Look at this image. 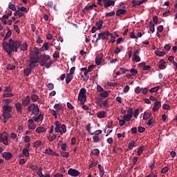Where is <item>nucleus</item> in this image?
Wrapping results in <instances>:
<instances>
[{"label": "nucleus", "instance_id": "de8ad7c7", "mask_svg": "<svg viewBox=\"0 0 177 177\" xmlns=\"http://www.w3.org/2000/svg\"><path fill=\"white\" fill-rule=\"evenodd\" d=\"M86 131H87L90 135H93V133L91 132V123L86 124Z\"/></svg>", "mask_w": 177, "mask_h": 177}, {"label": "nucleus", "instance_id": "9d476101", "mask_svg": "<svg viewBox=\"0 0 177 177\" xmlns=\"http://www.w3.org/2000/svg\"><path fill=\"white\" fill-rule=\"evenodd\" d=\"M30 102L31 98L30 97V95H27L26 97H24V99H22L21 104L24 107H27V106L29 105Z\"/></svg>", "mask_w": 177, "mask_h": 177}, {"label": "nucleus", "instance_id": "72a5a7b5", "mask_svg": "<svg viewBox=\"0 0 177 177\" xmlns=\"http://www.w3.org/2000/svg\"><path fill=\"white\" fill-rule=\"evenodd\" d=\"M22 153H23V156H24L25 157H30V152L27 149L24 148L22 150Z\"/></svg>", "mask_w": 177, "mask_h": 177}, {"label": "nucleus", "instance_id": "c03bdc74", "mask_svg": "<svg viewBox=\"0 0 177 177\" xmlns=\"http://www.w3.org/2000/svg\"><path fill=\"white\" fill-rule=\"evenodd\" d=\"M92 154H94V156H99L100 154V151L97 149H94L91 151Z\"/></svg>", "mask_w": 177, "mask_h": 177}, {"label": "nucleus", "instance_id": "774afa93", "mask_svg": "<svg viewBox=\"0 0 177 177\" xmlns=\"http://www.w3.org/2000/svg\"><path fill=\"white\" fill-rule=\"evenodd\" d=\"M74 73H75V67L73 66L71 69H70V73L68 74H70L71 75H73L74 74Z\"/></svg>", "mask_w": 177, "mask_h": 177}, {"label": "nucleus", "instance_id": "5701e85b", "mask_svg": "<svg viewBox=\"0 0 177 177\" xmlns=\"http://www.w3.org/2000/svg\"><path fill=\"white\" fill-rule=\"evenodd\" d=\"M73 78H74V76L68 73L66 77V83L70 84L73 81Z\"/></svg>", "mask_w": 177, "mask_h": 177}, {"label": "nucleus", "instance_id": "a878e982", "mask_svg": "<svg viewBox=\"0 0 177 177\" xmlns=\"http://www.w3.org/2000/svg\"><path fill=\"white\" fill-rule=\"evenodd\" d=\"M97 118H104L106 117V111H102L97 113Z\"/></svg>", "mask_w": 177, "mask_h": 177}, {"label": "nucleus", "instance_id": "0eeeda50", "mask_svg": "<svg viewBox=\"0 0 177 177\" xmlns=\"http://www.w3.org/2000/svg\"><path fill=\"white\" fill-rule=\"evenodd\" d=\"M50 59V56L46 54L40 55V59H39L40 66H41V67H44V66L46 64V63L48 62V60H49Z\"/></svg>", "mask_w": 177, "mask_h": 177}, {"label": "nucleus", "instance_id": "f704fd0d", "mask_svg": "<svg viewBox=\"0 0 177 177\" xmlns=\"http://www.w3.org/2000/svg\"><path fill=\"white\" fill-rule=\"evenodd\" d=\"M144 150H145V146H141V147L138 149V151H137L138 156H142V154L143 153Z\"/></svg>", "mask_w": 177, "mask_h": 177}, {"label": "nucleus", "instance_id": "ea45409f", "mask_svg": "<svg viewBox=\"0 0 177 177\" xmlns=\"http://www.w3.org/2000/svg\"><path fill=\"white\" fill-rule=\"evenodd\" d=\"M41 50L44 52V50H49V47L48 46V43H44L41 48Z\"/></svg>", "mask_w": 177, "mask_h": 177}, {"label": "nucleus", "instance_id": "c756f323", "mask_svg": "<svg viewBox=\"0 0 177 177\" xmlns=\"http://www.w3.org/2000/svg\"><path fill=\"white\" fill-rule=\"evenodd\" d=\"M150 117H151V113L145 112L142 118H143V120H149V118H150Z\"/></svg>", "mask_w": 177, "mask_h": 177}, {"label": "nucleus", "instance_id": "7c9ffc66", "mask_svg": "<svg viewBox=\"0 0 177 177\" xmlns=\"http://www.w3.org/2000/svg\"><path fill=\"white\" fill-rule=\"evenodd\" d=\"M8 31L6 34L3 41H6V39H9V38H10V37H12V31L10 30H9V28H8Z\"/></svg>", "mask_w": 177, "mask_h": 177}, {"label": "nucleus", "instance_id": "4c0bfd02", "mask_svg": "<svg viewBox=\"0 0 177 177\" xmlns=\"http://www.w3.org/2000/svg\"><path fill=\"white\" fill-rule=\"evenodd\" d=\"M60 154L62 157H65L66 158H68V157H70V153L66 152L64 151H61Z\"/></svg>", "mask_w": 177, "mask_h": 177}, {"label": "nucleus", "instance_id": "aec40b11", "mask_svg": "<svg viewBox=\"0 0 177 177\" xmlns=\"http://www.w3.org/2000/svg\"><path fill=\"white\" fill-rule=\"evenodd\" d=\"M30 100L35 103V102H38L39 100V96L37 95V94H32L30 96Z\"/></svg>", "mask_w": 177, "mask_h": 177}, {"label": "nucleus", "instance_id": "f8f14e48", "mask_svg": "<svg viewBox=\"0 0 177 177\" xmlns=\"http://www.w3.org/2000/svg\"><path fill=\"white\" fill-rule=\"evenodd\" d=\"M102 61H103V54H98L95 57V64H97V66H100V64H102Z\"/></svg>", "mask_w": 177, "mask_h": 177}, {"label": "nucleus", "instance_id": "37998d69", "mask_svg": "<svg viewBox=\"0 0 177 177\" xmlns=\"http://www.w3.org/2000/svg\"><path fill=\"white\" fill-rule=\"evenodd\" d=\"M149 30L151 32H154L156 31V29L154 28V24L151 21L149 23Z\"/></svg>", "mask_w": 177, "mask_h": 177}, {"label": "nucleus", "instance_id": "69168bd1", "mask_svg": "<svg viewBox=\"0 0 177 177\" xmlns=\"http://www.w3.org/2000/svg\"><path fill=\"white\" fill-rule=\"evenodd\" d=\"M145 131H146V129L143 127H138V132L140 133H143V132H145Z\"/></svg>", "mask_w": 177, "mask_h": 177}, {"label": "nucleus", "instance_id": "4468645a", "mask_svg": "<svg viewBox=\"0 0 177 177\" xmlns=\"http://www.w3.org/2000/svg\"><path fill=\"white\" fill-rule=\"evenodd\" d=\"M2 142L5 146H8L9 143L8 142V136H3L0 134V143Z\"/></svg>", "mask_w": 177, "mask_h": 177}, {"label": "nucleus", "instance_id": "3c124183", "mask_svg": "<svg viewBox=\"0 0 177 177\" xmlns=\"http://www.w3.org/2000/svg\"><path fill=\"white\" fill-rule=\"evenodd\" d=\"M28 129H32V130H34V129H35V128H37V124H34V123H32V124H29L28 125Z\"/></svg>", "mask_w": 177, "mask_h": 177}, {"label": "nucleus", "instance_id": "c85d7f7f", "mask_svg": "<svg viewBox=\"0 0 177 177\" xmlns=\"http://www.w3.org/2000/svg\"><path fill=\"white\" fill-rule=\"evenodd\" d=\"M95 26L97 27V30H102L103 27V21L100 20V21L97 22Z\"/></svg>", "mask_w": 177, "mask_h": 177}, {"label": "nucleus", "instance_id": "09e8293b", "mask_svg": "<svg viewBox=\"0 0 177 177\" xmlns=\"http://www.w3.org/2000/svg\"><path fill=\"white\" fill-rule=\"evenodd\" d=\"M52 64H53V60H51L48 62H46L44 66H45L46 68H50V66H52Z\"/></svg>", "mask_w": 177, "mask_h": 177}, {"label": "nucleus", "instance_id": "e2e57ef3", "mask_svg": "<svg viewBox=\"0 0 177 177\" xmlns=\"http://www.w3.org/2000/svg\"><path fill=\"white\" fill-rule=\"evenodd\" d=\"M15 68H16V66L15 65L8 64L7 66V70H15Z\"/></svg>", "mask_w": 177, "mask_h": 177}, {"label": "nucleus", "instance_id": "f3484780", "mask_svg": "<svg viewBox=\"0 0 177 177\" xmlns=\"http://www.w3.org/2000/svg\"><path fill=\"white\" fill-rule=\"evenodd\" d=\"M139 53V50H136L134 53H133V60H134V62H136L137 63L140 62V57L138 56Z\"/></svg>", "mask_w": 177, "mask_h": 177}, {"label": "nucleus", "instance_id": "bb28decb", "mask_svg": "<svg viewBox=\"0 0 177 177\" xmlns=\"http://www.w3.org/2000/svg\"><path fill=\"white\" fill-rule=\"evenodd\" d=\"M41 145H42V141L37 140L36 142H35L33 143L32 147H34V149H38V147H39V146H41Z\"/></svg>", "mask_w": 177, "mask_h": 177}, {"label": "nucleus", "instance_id": "c9c22d12", "mask_svg": "<svg viewBox=\"0 0 177 177\" xmlns=\"http://www.w3.org/2000/svg\"><path fill=\"white\" fill-rule=\"evenodd\" d=\"M156 55V56H165V51H160V50H156L155 51Z\"/></svg>", "mask_w": 177, "mask_h": 177}, {"label": "nucleus", "instance_id": "58836bf2", "mask_svg": "<svg viewBox=\"0 0 177 177\" xmlns=\"http://www.w3.org/2000/svg\"><path fill=\"white\" fill-rule=\"evenodd\" d=\"M122 118L124 121H131V118H132L131 115H124L122 116Z\"/></svg>", "mask_w": 177, "mask_h": 177}, {"label": "nucleus", "instance_id": "338daca9", "mask_svg": "<svg viewBox=\"0 0 177 177\" xmlns=\"http://www.w3.org/2000/svg\"><path fill=\"white\" fill-rule=\"evenodd\" d=\"M50 113L52 114V115H53V117L56 119L57 118V115L56 114V111L54 109H50Z\"/></svg>", "mask_w": 177, "mask_h": 177}, {"label": "nucleus", "instance_id": "4d7b16f0", "mask_svg": "<svg viewBox=\"0 0 177 177\" xmlns=\"http://www.w3.org/2000/svg\"><path fill=\"white\" fill-rule=\"evenodd\" d=\"M97 165V161H91V162L89 165V168H93V167H96Z\"/></svg>", "mask_w": 177, "mask_h": 177}, {"label": "nucleus", "instance_id": "bf43d9fd", "mask_svg": "<svg viewBox=\"0 0 177 177\" xmlns=\"http://www.w3.org/2000/svg\"><path fill=\"white\" fill-rule=\"evenodd\" d=\"M130 73H131L132 75L135 76L136 75V74H138V70L135 69V68H131L130 69Z\"/></svg>", "mask_w": 177, "mask_h": 177}, {"label": "nucleus", "instance_id": "2eb2a0df", "mask_svg": "<svg viewBox=\"0 0 177 177\" xmlns=\"http://www.w3.org/2000/svg\"><path fill=\"white\" fill-rule=\"evenodd\" d=\"M32 120H34L35 122H41V121L44 120V115L38 114L37 116L35 115L32 117Z\"/></svg>", "mask_w": 177, "mask_h": 177}, {"label": "nucleus", "instance_id": "b1692460", "mask_svg": "<svg viewBox=\"0 0 177 177\" xmlns=\"http://www.w3.org/2000/svg\"><path fill=\"white\" fill-rule=\"evenodd\" d=\"M131 3L133 5V8H136L137 6H140L142 5V1H136V0H133L131 1Z\"/></svg>", "mask_w": 177, "mask_h": 177}, {"label": "nucleus", "instance_id": "39448f33", "mask_svg": "<svg viewBox=\"0 0 177 177\" xmlns=\"http://www.w3.org/2000/svg\"><path fill=\"white\" fill-rule=\"evenodd\" d=\"M78 100L80 102L81 104H84L86 102V88H82L80 91L78 95Z\"/></svg>", "mask_w": 177, "mask_h": 177}, {"label": "nucleus", "instance_id": "7ed1b4c3", "mask_svg": "<svg viewBox=\"0 0 177 177\" xmlns=\"http://www.w3.org/2000/svg\"><path fill=\"white\" fill-rule=\"evenodd\" d=\"M12 110H13L12 106L8 104L3 106V109L1 111L3 118H12Z\"/></svg>", "mask_w": 177, "mask_h": 177}, {"label": "nucleus", "instance_id": "2f4dec72", "mask_svg": "<svg viewBox=\"0 0 177 177\" xmlns=\"http://www.w3.org/2000/svg\"><path fill=\"white\" fill-rule=\"evenodd\" d=\"M32 71L31 68H27L24 70V74L26 75V77H28L31 74Z\"/></svg>", "mask_w": 177, "mask_h": 177}, {"label": "nucleus", "instance_id": "423d86ee", "mask_svg": "<svg viewBox=\"0 0 177 177\" xmlns=\"http://www.w3.org/2000/svg\"><path fill=\"white\" fill-rule=\"evenodd\" d=\"M110 35H111V33H110L109 30H106L104 32L99 33L98 37L96 39V42H97V41H99L100 39H102V41H104V39H106V41H109V37H110Z\"/></svg>", "mask_w": 177, "mask_h": 177}, {"label": "nucleus", "instance_id": "1a4fd4ad", "mask_svg": "<svg viewBox=\"0 0 177 177\" xmlns=\"http://www.w3.org/2000/svg\"><path fill=\"white\" fill-rule=\"evenodd\" d=\"M68 175L73 177H77L80 176V171L75 169L70 168L68 170Z\"/></svg>", "mask_w": 177, "mask_h": 177}, {"label": "nucleus", "instance_id": "dca6fc26", "mask_svg": "<svg viewBox=\"0 0 177 177\" xmlns=\"http://www.w3.org/2000/svg\"><path fill=\"white\" fill-rule=\"evenodd\" d=\"M160 107H161V102L156 101L153 104V107L152 110L153 112L158 111Z\"/></svg>", "mask_w": 177, "mask_h": 177}, {"label": "nucleus", "instance_id": "20e7f679", "mask_svg": "<svg viewBox=\"0 0 177 177\" xmlns=\"http://www.w3.org/2000/svg\"><path fill=\"white\" fill-rule=\"evenodd\" d=\"M28 113H32L33 115H38L39 114V106L35 103H32L27 107Z\"/></svg>", "mask_w": 177, "mask_h": 177}, {"label": "nucleus", "instance_id": "cd10ccee", "mask_svg": "<svg viewBox=\"0 0 177 177\" xmlns=\"http://www.w3.org/2000/svg\"><path fill=\"white\" fill-rule=\"evenodd\" d=\"M54 152L55 151H53V149H50V148H48L46 149L44 154H48V156H53Z\"/></svg>", "mask_w": 177, "mask_h": 177}, {"label": "nucleus", "instance_id": "473e14b6", "mask_svg": "<svg viewBox=\"0 0 177 177\" xmlns=\"http://www.w3.org/2000/svg\"><path fill=\"white\" fill-rule=\"evenodd\" d=\"M56 138H57V134L53 133V136H49L48 137V140H49V142H53L55 139H56Z\"/></svg>", "mask_w": 177, "mask_h": 177}, {"label": "nucleus", "instance_id": "603ef678", "mask_svg": "<svg viewBox=\"0 0 177 177\" xmlns=\"http://www.w3.org/2000/svg\"><path fill=\"white\" fill-rule=\"evenodd\" d=\"M47 88H48V91H52L55 88V85L52 83H48L47 84Z\"/></svg>", "mask_w": 177, "mask_h": 177}, {"label": "nucleus", "instance_id": "4be33fe9", "mask_svg": "<svg viewBox=\"0 0 177 177\" xmlns=\"http://www.w3.org/2000/svg\"><path fill=\"white\" fill-rule=\"evenodd\" d=\"M127 13V10L119 9L116 11L115 15L118 17L121 16L122 15H125Z\"/></svg>", "mask_w": 177, "mask_h": 177}, {"label": "nucleus", "instance_id": "f03ea898", "mask_svg": "<svg viewBox=\"0 0 177 177\" xmlns=\"http://www.w3.org/2000/svg\"><path fill=\"white\" fill-rule=\"evenodd\" d=\"M54 125L55 133H60V135H63V133H66L67 132V127L66 124H62L60 121H55L54 122Z\"/></svg>", "mask_w": 177, "mask_h": 177}, {"label": "nucleus", "instance_id": "412c9836", "mask_svg": "<svg viewBox=\"0 0 177 177\" xmlns=\"http://www.w3.org/2000/svg\"><path fill=\"white\" fill-rule=\"evenodd\" d=\"M46 131V129L44 127H39L35 130L37 133H38L39 135L41 133H44V132H45Z\"/></svg>", "mask_w": 177, "mask_h": 177}, {"label": "nucleus", "instance_id": "ddd939ff", "mask_svg": "<svg viewBox=\"0 0 177 177\" xmlns=\"http://www.w3.org/2000/svg\"><path fill=\"white\" fill-rule=\"evenodd\" d=\"M15 109H16L17 113H19L20 114H22V113H23V104H21V102H17L15 104Z\"/></svg>", "mask_w": 177, "mask_h": 177}, {"label": "nucleus", "instance_id": "6e6d98bb", "mask_svg": "<svg viewBox=\"0 0 177 177\" xmlns=\"http://www.w3.org/2000/svg\"><path fill=\"white\" fill-rule=\"evenodd\" d=\"M115 15V12L112 11L111 12H107L105 16L106 17H113V16H114Z\"/></svg>", "mask_w": 177, "mask_h": 177}, {"label": "nucleus", "instance_id": "0e129e2a", "mask_svg": "<svg viewBox=\"0 0 177 177\" xmlns=\"http://www.w3.org/2000/svg\"><path fill=\"white\" fill-rule=\"evenodd\" d=\"M15 96L13 93H5L3 95V97H12Z\"/></svg>", "mask_w": 177, "mask_h": 177}, {"label": "nucleus", "instance_id": "6ab92c4d", "mask_svg": "<svg viewBox=\"0 0 177 177\" xmlns=\"http://www.w3.org/2000/svg\"><path fill=\"white\" fill-rule=\"evenodd\" d=\"M133 147H136V141L132 140L129 143L127 150H133Z\"/></svg>", "mask_w": 177, "mask_h": 177}, {"label": "nucleus", "instance_id": "a18cd8bd", "mask_svg": "<svg viewBox=\"0 0 177 177\" xmlns=\"http://www.w3.org/2000/svg\"><path fill=\"white\" fill-rule=\"evenodd\" d=\"M100 95L102 97H107V96H109V92L104 91L102 93H100Z\"/></svg>", "mask_w": 177, "mask_h": 177}, {"label": "nucleus", "instance_id": "49530a36", "mask_svg": "<svg viewBox=\"0 0 177 177\" xmlns=\"http://www.w3.org/2000/svg\"><path fill=\"white\" fill-rule=\"evenodd\" d=\"M14 16H18V17H22L23 16V12H21L19 11V10H17L15 13H14Z\"/></svg>", "mask_w": 177, "mask_h": 177}, {"label": "nucleus", "instance_id": "393cba45", "mask_svg": "<svg viewBox=\"0 0 177 177\" xmlns=\"http://www.w3.org/2000/svg\"><path fill=\"white\" fill-rule=\"evenodd\" d=\"M93 8H97V6L95 3H92L91 5L89 6H86L84 8V10H92Z\"/></svg>", "mask_w": 177, "mask_h": 177}, {"label": "nucleus", "instance_id": "680f3d73", "mask_svg": "<svg viewBox=\"0 0 177 177\" xmlns=\"http://www.w3.org/2000/svg\"><path fill=\"white\" fill-rule=\"evenodd\" d=\"M133 113V109L132 107H129V109L127 110V115H132Z\"/></svg>", "mask_w": 177, "mask_h": 177}, {"label": "nucleus", "instance_id": "6e6552de", "mask_svg": "<svg viewBox=\"0 0 177 177\" xmlns=\"http://www.w3.org/2000/svg\"><path fill=\"white\" fill-rule=\"evenodd\" d=\"M103 5L106 9L110 8V6H114L115 5V1L113 0H102Z\"/></svg>", "mask_w": 177, "mask_h": 177}, {"label": "nucleus", "instance_id": "f257e3e1", "mask_svg": "<svg viewBox=\"0 0 177 177\" xmlns=\"http://www.w3.org/2000/svg\"><path fill=\"white\" fill-rule=\"evenodd\" d=\"M8 41V43L3 41L2 44V46L8 56H12V52H18L19 48L23 52H26L28 49V44L26 42L21 44L20 41L13 40L12 39H9Z\"/></svg>", "mask_w": 177, "mask_h": 177}, {"label": "nucleus", "instance_id": "13d9d810", "mask_svg": "<svg viewBox=\"0 0 177 177\" xmlns=\"http://www.w3.org/2000/svg\"><path fill=\"white\" fill-rule=\"evenodd\" d=\"M143 88L139 87V86H137L136 88H135V93H136L137 95L140 93V92H142V90Z\"/></svg>", "mask_w": 177, "mask_h": 177}, {"label": "nucleus", "instance_id": "79ce46f5", "mask_svg": "<svg viewBox=\"0 0 177 177\" xmlns=\"http://www.w3.org/2000/svg\"><path fill=\"white\" fill-rule=\"evenodd\" d=\"M93 140L94 143H99V142H100V137H99V136H94L93 137Z\"/></svg>", "mask_w": 177, "mask_h": 177}, {"label": "nucleus", "instance_id": "e433bc0d", "mask_svg": "<svg viewBox=\"0 0 177 177\" xmlns=\"http://www.w3.org/2000/svg\"><path fill=\"white\" fill-rule=\"evenodd\" d=\"M160 90V86H156L149 90L150 93H154L155 92H158Z\"/></svg>", "mask_w": 177, "mask_h": 177}, {"label": "nucleus", "instance_id": "864d4df0", "mask_svg": "<svg viewBox=\"0 0 177 177\" xmlns=\"http://www.w3.org/2000/svg\"><path fill=\"white\" fill-rule=\"evenodd\" d=\"M168 171H169V167H168L167 166L163 167L161 170V174H167V172H168Z\"/></svg>", "mask_w": 177, "mask_h": 177}, {"label": "nucleus", "instance_id": "a211bd4d", "mask_svg": "<svg viewBox=\"0 0 177 177\" xmlns=\"http://www.w3.org/2000/svg\"><path fill=\"white\" fill-rule=\"evenodd\" d=\"M28 62L30 64H36V63L39 62V57H30Z\"/></svg>", "mask_w": 177, "mask_h": 177}, {"label": "nucleus", "instance_id": "9b49d317", "mask_svg": "<svg viewBox=\"0 0 177 177\" xmlns=\"http://www.w3.org/2000/svg\"><path fill=\"white\" fill-rule=\"evenodd\" d=\"M1 157L5 158L6 161H9L13 157V155L10 152H3L1 153Z\"/></svg>", "mask_w": 177, "mask_h": 177}, {"label": "nucleus", "instance_id": "8fccbe9b", "mask_svg": "<svg viewBox=\"0 0 177 177\" xmlns=\"http://www.w3.org/2000/svg\"><path fill=\"white\" fill-rule=\"evenodd\" d=\"M63 108V106H62V104H56L54 105V109L55 110H62V109Z\"/></svg>", "mask_w": 177, "mask_h": 177}, {"label": "nucleus", "instance_id": "a19ab883", "mask_svg": "<svg viewBox=\"0 0 177 177\" xmlns=\"http://www.w3.org/2000/svg\"><path fill=\"white\" fill-rule=\"evenodd\" d=\"M165 64V61H164V59L160 60L158 65L159 68L160 70H162V68H164Z\"/></svg>", "mask_w": 177, "mask_h": 177}, {"label": "nucleus", "instance_id": "052dcab7", "mask_svg": "<svg viewBox=\"0 0 177 177\" xmlns=\"http://www.w3.org/2000/svg\"><path fill=\"white\" fill-rule=\"evenodd\" d=\"M4 92L6 93H10V92H12V88L10 86H6L5 88Z\"/></svg>", "mask_w": 177, "mask_h": 177}, {"label": "nucleus", "instance_id": "5fc2aeb1", "mask_svg": "<svg viewBox=\"0 0 177 177\" xmlns=\"http://www.w3.org/2000/svg\"><path fill=\"white\" fill-rule=\"evenodd\" d=\"M8 8L11 10H13L14 12H16V10H17V9L16 8V6H15V4H9Z\"/></svg>", "mask_w": 177, "mask_h": 177}]
</instances>
